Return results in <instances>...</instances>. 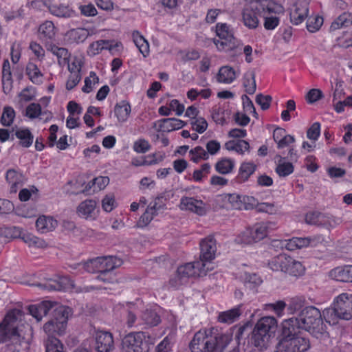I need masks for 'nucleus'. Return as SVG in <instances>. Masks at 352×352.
I'll return each instance as SVG.
<instances>
[{"mask_svg":"<svg viewBox=\"0 0 352 352\" xmlns=\"http://www.w3.org/2000/svg\"><path fill=\"white\" fill-rule=\"evenodd\" d=\"M22 315L21 310L12 309L0 323V342L10 341L9 347L12 352H25L28 349L27 340L19 331Z\"/></svg>","mask_w":352,"mask_h":352,"instance_id":"f257e3e1","label":"nucleus"},{"mask_svg":"<svg viewBox=\"0 0 352 352\" xmlns=\"http://www.w3.org/2000/svg\"><path fill=\"white\" fill-rule=\"evenodd\" d=\"M327 322L336 324L338 319L349 320L352 318V294L342 293L334 300L331 307L323 311Z\"/></svg>","mask_w":352,"mask_h":352,"instance_id":"f03ea898","label":"nucleus"},{"mask_svg":"<svg viewBox=\"0 0 352 352\" xmlns=\"http://www.w3.org/2000/svg\"><path fill=\"white\" fill-rule=\"evenodd\" d=\"M206 263L197 261L179 266L175 276L170 280V285L177 287L186 284L190 277L206 276L208 271L212 270V267L206 269Z\"/></svg>","mask_w":352,"mask_h":352,"instance_id":"7ed1b4c3","label":"nucleus"},{"mask_svg":"<svg viewBox=\"0 0 352 352\" xmlns=\"http://www.w3.org/2000/svg\"><path fill=\"white\" fill-rule=\"evenodd\" d=\"M297 317L302 329L316 336L324 331L325 325L322 318V314L320 310L315 307H306L300 311Z\"/></svg>","mask_w":352,"mask_h":352,"instance_id":"20e7f679","label":"nucleus"},{"mask_svg":"<svg viewBox=\"0 0 352 352\" xmlns=\"http://www.w3.org/2000/svg\"><path fill=\"white\" fill-rule=\"evenodd\" d=\"M153 344L146 340L144 332L130 333L122 342V352H148Z\"/></svg>","mask_w":352,"mask_h":352,"instance_id":"39448f33","label":"nucleus"},{"mask_svg":"<svg viewBox=\"0 0 352 352\" xmlns=\"http://www.w3.org/2000/svg\"><path fill=\"white\" fill-rule=\"evenodd\" d=\"M206 336L208 352H223L231 341L230 337L219 331L216 327L204 329Z\"/></svg>","mask_w":352,"mask_h":352,"instance_id":"423d86ee","label":"nucleus"},{"mask_svg":"<svg viewBox=\"0 0 352 352\" xmlns=\"http://www.w3.org/2000/svg\"><path fill=\"white\" fill-rule=\"evenodd\" d=\"M310 346L309 338L302 336L280 338L275 352H306Z\"/></svg>","mask_w":352,"mask_h":352,"instance_id":"0eeeda50","label":"nucleus"},{"mask_svg":"<svg viewBox=\"0 0 352 352\" xmlns=\"http://www.w3.org/2000/svg\"><path fill=\"white\" fill-rule=\"evenodd\" d=\"M216 33L219 39H214V43L219 50L228 52L237 47L236 40L226 23H217Z\"/></svg>","mask_w":352,"mask_h":352,"instance_id":"6e6552de","label":"nucleus"},{"mask_svg":"<svg viewBox=\"0 0 352 352\" xmlns=\"http://www.w3.org/2000/svg\"><path fill=\"white\" fill-rule=\"evenodd\" d=\"M201 252L199 261L206 263L207 267L214 268L211 261L215 258L217 252V243L213 236H208L203 239L200 243Z\"/></svg>","mask_w":352,"mask_h":352,"instance_id":"1a4fd4ad","label":"nucleus"},{"mask_svg":"<svg viewBox=\"0 0 352 352\" xmlns=\"http://www.w3.org/2000/svg\"><path fill=\"white\" fill-rule=\"evenodd\" d=\"M261 0H250V4L245 6L242 12L243 24L249 29H255L259 24L258 15L260 14V8L258 1Z\"/></svg>","mask_w":352,"mask_h":352,"instance_id":"9d476101","label":"nucleus"},{"mask_svg":"<svg viewBox=\"0 0 352 352\" xmlns=\"http://www.w3.org/2000/svg\"><path fill=\"white\" fill-rule=\"evenodd\" d=\"M309 1L308 0H297L290 10V21L294 25L302 23L309 14Z\"/></svg>","mask_w":352,"mask_h":352,"instance_id":"9b49d317","label":"nucleus"},{"mask_svg":"<svg viewBox=\"0 0 352 352\" xmlns=\"http://www.w3.org/2000/svg\"><path fill=\"white\" fill-rule=\"evenodd\" d=\"M275 224L272 222L260 223L255 225L251 230H248L245 235L248 237L245 243L258 242L267 236L270 230L274 229Z\"/></svg>","mask_w":352,"mask_h":352,"instance_id":"f8f14e48","label":"nucleus"},{"mask_svg":"<svg viewBox=\"0 0 352 352\" xmlns=\"http://www.w3.org/2000/svg\"><path fill=\"white\" fill-rule=\"evenodd\" d=\"M182 210H187L199 216L206 214V204L202 200L194 197H182L179 204Z\"/></svg>","mask_w":352,"mask_h":352,"instance_id":"ddd939ff","label":"nucleus"},{"mask_svg":"<svg viewBox=\"0 0 352 352\" xmlns=\"http://www.w3.org/2000/svg\"><path fill=\"white\" fill-rule=\"evenodd\" d=\"M78 215L85 219L94 220L98 217L97 202L94 199H86L77 207Z\"/></svg>","mask_w":352,"mask_h":352,"instance_id":"4468645a","label":"nucleus"},{"mask_svg":"<svg viewBox=\"0 0 352 352\" xmlns=\"http://www.w3.org/2000/svg\"><path fill=\"white\" fill-rule=\"evenodd\" d=\"M95 340V349L97 352H110L114 348L113 336L109 332L98 331Z\"/></svg>","mask_w":352,"mask_h":352,"instance_id":"2eb2a0df","label":"nucleus"},{"mask_svg":"<svg viewBox=\"0 0 352 352\" xmlns=\"http://www.w3.org/2000/svg\"><path fill=\"white\" fill-rule=\"evenodd\" d=\"M300 329H302V327L298 317H292L285 320L282 323L281 338H289L302 336Z\"/></svg>","mask_w":352,"mask_h":352,"instance_id":"dca6fc26","label":"nucleus"},{"mask_svg":"<svg viewBox=\"0 0 352 352\" xmlns=\"http://www.w3.org/2000/svg\"><path fill=\"white\" fill-rule=\"evenodd\" d=\"M270 336L268 333L264 332L263 329L258 326L256 322L252 336V342L259 350L266 349L270 342Z\"/></svg>","mask_w":352,"mask_h":352,"instance_id":"f3484780","label":"nucleus"},{"mask_svg":"<svg viewBox=\"0 0 352 352\" xmlns=\"http://www.w3.org/2000/svg\"><path fill=\"white\" fill-rule=\"evenodd\" d=\"M54 307V302L51 301H43L37 305H30L28 310L30 314L35 318L37 321H40Z\"/></svg>","mask_w":352,"mask_h":352,"instance_id":"a211bd4d","label":"nucleus"},{"mask_svg":"<svg viewBox=\"0 0 352 352\" xmlns=\"http://www.w3.org/2000/svg\"><path fill=\"white\" fill-rule=\"evenodd\" d=\"M69 284V280L66 277H63L58 280L50 279L45 283H34L32 285L40 287L42 289L54 291V290H63L67 288Z\"/></svg>","mask_w":352,"mask_h":352,"instance_id":"6ab92c4d","label":"nucleus"},{"mask_svg":"<svg viewBox=\"0 0 352 352\" xmlns=\"http://www.w3.org/2000/svg\"><path fill=\"white\" fill-rule=\"evenodd\" d=\"M89 34V31L87 29L79 28L67 31L65 34V38L70 44H78L83 43Z\"/></svg>","mask_w":352,"mask_h":352,"instance_id":"aec40b11","label":"nucleus"},{"mask_svg":"<svg viewBox=\"0 0 352 352\" xmlns=\"http://www.w3.org/2000/svg\"><path fill=\"white\" fill-rule=\"evenodd\" d=\"M45 47L57 57L58 63L60 67H64L68 63L70 54L67 49L58 47L53 43H46Z\"/></svg>","mask_w":352,"mask_h":352,"instance_id":"412c9836","label":"nucleus"},{"mask_svg":"<svg viewBox=\"0 0 352 352\" xmlns=\"http://www.w3.org/2000/svg\"><path fill=\"white\" fill-rule=\"evenodd\" d=\"M38 35L41 40L46 43H52V41L55 38L56 30L52 21H46L38 28Z\"/></svg>","mask_w":352,"mask_h":352,"instance_id":"4be33fe9","label":"nucleus"},{"mask_svg":"<svg viewBox=\"0 0 352 352\" xmlns=\"http://www.w3.org/2000/svg\"><path fill=\"white\" fill-rule=\"evenodd\" d=\"M57 226V221L51 217L41 216L36 221V227L41 233L52 232Z\"/></svg>","mask_w":352,"mask_h":352,"instance_id":"5701e85b","label":"nucleus"},{"mask_svg":"<svg viewBox=\"0 0 352 352\" xmlns=\"http://www.w3.org/2000/svg\"><path fill=\"white\" fill-rule=\"evenodd\" d=\"M54 306H56V307L54 309L52 320H56V322L60 324V328H66L71 309L67 307L57 306L55 303Z\"/></svg>","mask_w":352,"mask_h":352,"instance_id":"b1692460","label":"nucleus"},{"mask_svg":"<svg viewBox=\"0 0 352 352\" xmlns=\"http://www.w3.org/2000/svg\"><path fill=\"white\" fill-rule=\"evenodd\" d=\"M216 78L219 83L230 84L236 79L235 70L228 65L222 66L219 68Z\"/></svg>","mask_w":352,"mask_h":352,"instance_id":"393cba45","label":"nucleus"},{"mask_svg":"<svg viewBox=\"0 0 352 352\" xmlns=\"http://www.w3.org/2000/svg\"><path fill=\"white\" fill-rule=\"evenodd\" d=\"M51 14L63 18H72L76 16V12L68 6L63 4H51L48 6Z\"/></svg>","mask_w":352,"mask_h":352,"instance_id":"a878e982","label":"nucleus"},{"mask_svg":"<svg viewBox=\"0 0 352 352\" xmlns=\"http://www.w3.org/2000/svg\"><path fill=\"white\" fill-rule=\"evenodd\" d=\"M256 170V166L253 162H243L239 167V173L236 177L237 182L243 183L247 182Z\"/></svg>","mask_w":352,"mask_h":352,"instance_id":"bb28decb","label":"nucleus"},{"mask_svg":"<svg viewBox=\"0 0 352 352\" xmlns=\"http://www.w3.org/2000/svg\"><path fill=\"white\" fill-rule=\"evenodd\" d=\"M241 307V305H239L230 310L219 313L217 318L218 321L221 323H233L242 314Z\"/></svg>","mask_w":352,"mask_h":352,"instance_id":"cd10ccee","label":"nucleus"},{"mask_svg":"<svg viewBox=\"0 0 352 352\" xmlns=\"http://www.w3.org/2000/svg\"><path fill=\"white\" fill-rule=\"evenodd\" d=\"M160 129L164 132H170L182 129L185 126V122L177 118H164L160 120Z\"/></svg>","mask_w":352,"mask_h":352,"instance_id":"c85d7f7f","label":"nucleus"},{"mask_svg":"<svg viewBox=\"0 0 352 352\" xmlns=\"http://www.w3.org/2000/svg\"><path fill=\"white\" fill-rule=\"evenodd\" d=\"M305 271L306 268L301 262L289 257L285 273L292 276L300 277L305 274Z\"/></svg>","mask_w":352,"mask_h":352,"instance_id":"c756f323","label":"nucleus"},{"mask_svg":"<svg viewBox=\"0 0 352 352\" xmlns=\"http://www.w3.org/2000/svg\"><path fill=\"white\" fill-rule=\"evenodd\" d=\"M289 257L286 254H279L273 257L268 263L269 267L273 271H280L285 273Z\"/></svg>","mask_w":352,"mask_h":352,"instance_id":"7c9ffc66","label":"nucleus"},{"mask_svg":"<svg viewBox=\"0 0 352 352\" xmlns=\"http://www.w3.org/2000/svg\"><path fill=\"white\" fill-rule=\"evenodd\" d=\"M131 111L130 104L126 100L117 103L114 107V113L119 122L126 121Z\"/></svg>","mask_w":352,"mask_h":352,"instance_id":"2f4dec72","label":"nucleus"},{"mask_svg":"<svg viewBox=\"0 0 352 352\" xmlns=\"http://www.w3.org/2000/svg\"><path fill=\"white\" fill-rule=\"evenodd\" d=\"M74 269L84 270L89 273L102 272V267L100 257L90 259L87 262L74 265Z\"/></svg>","mask_w":352,"mask_h":352,"instance_id":"473e14b6","label":"nucleus"},{"mask_svg":"<svg viewBox=\"0 0 352 352\" xmlns=\"http://www.w3.org/2000/svg\"><path fill=\"white\" fill-rule=\"evenodd\" d=\"M224 146L228 151H233L240 155H243L245 151H249L250 148L249 143L243 140H230Z\"/></svg>","mask_w":352,"mask_h":352,"instance_id":"72a5a7b5","label":"nucleus"},{"mask_svg":"<svg viewBox=\"0 0 352 352\" xmlns=\"http://www.w3.org/2000/svg\"><path fill=\"white\" fill-rule=\"evenodd\" d=\"M22 232L21 228L19 227L0 228V243H6L10 239L20 238Z\"/></svg>","mask_w":352,"mask_h":352,"instance_id":"f704fd0d","label":"nucleus"},{"mask_svg":"<svg viewBox=\"0 0 352 352\" xmlns=\"http://www.w3.org/2000/svg\"><path fill=\"white\" fill-rule=\"evenodd\" d=\"M26 74L34 84L40 85L43 82V75L35 63L29 62L27 64Z\"/></svg>","mask_w":352,"mask_h":352,"instance_id":"c9c22d12","label":"nucleus"},{"mask_svg":"<svg viewBox=\"0 0 352 352\" xmlns=\"http://www.w3.org/2000/svg\"><path fill=\"white\" fill-rule=\"evenodd\" d=\"M102 272H109L122 264V261L116 256L100 257Z\"/></svg>","mask_w":352,"mask_h":352,"instance_id":"e433bc0d","label":"nucleus"},{"mask_svg":"<svg viewBox=\"0 0 352 352\" xmlns=\"http://www.w3.org/2000/svg\"><path fill=\"white\" fill-rule=\"evenodd\" d=\"M16 137L20 140L19 144L29 148L33 143L34 135L28 129H18L15 131Z\"/></svg>","mask_w":352,"mask_h":352,"instance_id":"4c0bfd02","label":"nucleus"},{"mask_svg":"<svg viewBox=\"0 0 352 352\" xmlns=\"http://www.w3.org/2000/svg\"><path fill=\"white\" fill-rule=\"evenodd\" d=\"M257 323L261 329H263L264 332L268 333L270 337L274 334L277 327V322L274 317H263Z\"/></svg>","mask_w":352,"mask_h":352,"instance_id":"58836bf2","label":"nucleus"},{"mask_svg":"<svg viewBox=\"0 0 352 352\" xmlns=\"http://www.w3.org/2000/svg\"><path fill=\"white\" fill-rule=\"evenodd\" d=\"M6 179L11 185V192H16L18 190V185L22 182V175L14 169H9L6 172Z\"/></svg>","mask_w":352,"mask_h":352,"instance_id":"ea45409f","label":"nucleus"},{"mask_svg":"<svg viewBox=\"0 0 352 352\" xmlns=\"http://www.w3.org/2000/svg\"><path fill=\"white\" fill-rule=\"evenodd\" d=\"M214 168L221 175L229 174L234 168V162L231 159L222 158L215 164Z\"/></svg>","mask_w":352,"mask_h":352,"instance_id":"a19ab883","label":"nucleus"},{"mask_svg":"<svg viewBox=\"0 0 352 352\" xmlns=\"http://www.w3.org/2000/svg\"><path fill=\"white\" fill-rule=\"evenodd\" d=\"M56 322V320L51 319L44 324L43 330L47 335V337H55V335L60 336L64 333L65 328H60V324Z\"/></svg>","mask_w":352,"mask_h":352,"instance_id":"79ce46f5","label":"nucleus"},{"mask_svg":"<svg viewBox=\"0 0 352 352\" xmlns=\"http://www.w3.org/2000/svg\"><path fill=\"white\" fill-rule=\"evenodd\" d=\"M352 24V14L349 12H344L340 14L331 25V29L336 30L343 27H348Z\"/></svg>","mask_w":352,"mask_h":352,"instance_id":"37998d69","label":"nucleus"},{"mask_svg":"<svg viewBox=\"0 0 352 352\" xmlns=\"http://www.w3.org/2000/svg\"><path fill=\"white\" fill-rule=\"evenodd\" d=\"M46 352H65L63 350V344L56 337H47L45 341Z\"/></svg>","mask_w":352,"mask_h":352,"instance_id":"c03bdc74","label":"nucleus"},{"mask_svg":"<svg viewBox=\"0 0 352 352\" xmlns=\"http://www.w3.org/2000/svg\"><path fill=\"white\" fill-rule=\"evenodd\" d=\"M133 36L136 47L139 49L144 57H146L149 54L148 43L138 32H134Z\"/></svg>","mask_w":352,"mask_h":352,"instance_id":"a18cd8bd","label":"nucleus"},{"mask_svg":"<svg viewBox=\"0 0 352 352\" xmlns=\"http://www.w3.org/2000/svg\"><path fill=\"white\" fill-rule=\"evenodd\" d=\"M243 85L245 87V91L248 94H254L256 89V85L255 80V72L254 71L248 72L245 74Z\"/></svg>","mask_w":352,"mask_h":352,"instance_id":"49530a36","label":"nucleus"},{"mask_svg":"<svg viewBox=\"0 0 352 352\" xmlns=\"http://www.w3.org/2000/svg\"><path fill=\"white\" fill-rule=\"evenodd\" d=\"M25 243L28 244L29 246H34L36 248H45L47 247V243L41 239L31 234H27L22 232L21 236L20 237Z\"/></svg>","mask_w":352,"mask_h":352,"instance_id":"de8ad7c7","label":"nucleus"},{"mask_svg":"<svg viewBox=\"0 0 352 352\" xmlns=\"http://www.w3.org/2000/svg\"><path fill=\"white\" fill-rule=\"evenodd\" d=\"M189 155L190 160L195 163H197L201 160H207L208 159V153H206V151L200 146L192 148L189 151Z\"/></svg>","mask_w":352,"mask_h":352,"instance_id":"09e8293b","label":"nucleus"},{"mask_svg":"<svg viewBox=\"0 0 352 352\" xmlns=\"http://www.w3.org/2000/svg\"><path fill=\"white\" fill-rule=\"evenodd\" d=\"M14 117V109L9 106L5 107L0 119L1 124L5 126H10L12 124Z\"/></svg>","mask_w":352,"mask_h":352,"instance_id":"8fccbe9b","label":"nucleus"},{"mask_svg":"<svg viewBox=\"0 0 352 352\" xmlns=\"http://www.w3.org/2000/svg\"><path fill=\"white\" fill-rule=\"evenodd\" d=\"M142 318L144 322L151 327L157 326L161 321L160 316L152 310H146Z\"/></svg>","mask_w":352,"mask_h":352,"instance_id":"3c124183","label":"nucleus"},{"mask_svg":"<svg viewBox=\"0 0 352 352\" xmlns=\"http://www.w3.org/2000/svg\"><path fill=\"white\" fill-rule=\"evenodd\" d=\"M324 215L320 212H308L305 216V221L308 224L322 226L324 224Z\"/></svg>","mask_w":352,"mask_h":352,"instance_id":"603ef678","label":"nucleus"},{"mask_svg":"<svg viewBox=\"0 0 352 352\" xmlns=\"http://www.w3.org/2000/svg\"><path fill=\"white\" fill-rule=\"evenodd\" d=\"M280 158V163L276 168V172L280 177H286L294 171V166L290 162H280L283 158L280 156H278Z\"/></svg>","mask_w":352,"mask_h":352,"instance_id":"864d4df0","label":"nucleus"},{"mask_svg":"<svg viewBox=\"0 0 352 352\" xmlns=\"http://www.w3.org/2000/svg\"><path fill=\"white\" fill-rule=\"evenodd\" d=\"M323 23V18L320 16H309L307 21V29L310 32L318 31Z\"/></svg>","mask_w":352,"mask_h":352,"instance_id":"5fc2aeb1","label":"nucleus"},{"mask_svg":"<svg viewBox=\"0 0 352 352\" xmlns=\"http://www.w3.org/2000/svg\"><path fill=\"white\" fill-rule=\"evenodd\" d=\"M99 82V78L94 72H91L89 76L85 79V85L82 88L84 93H90L93 90V85Z\"/></svg>","mask_w":352,"mask_h":352,"instance_id":"6e6d98bb","label":"nucleus"},{"mask_svg":"<svg viewBox=\"0 0 352 352\" xmlns=\"http://www.w3.org/2000/svg\"><path fill=\"white\" fill-rule=\"evenodd\" d=\"M156 214H157L154 212L153 209L148 206L146 211L142 214L138 222V226L142 228L146 226Z\"/></svg>","mask_w":352,"mask_h":352,"instance_id":"4d7b16f0","label":"nucleus"},{"mask_svg":"<svg viewBox=\"0 0 352 352\" xmlns=\"http://www.w3.org/2000/svg\"><path fill=\"white\" fill-rule=\"evenodd\" d=\"M210 165L208 163L204 164L201 166L200 169L194 170L192 179L195 182H201L203 178L210 173Z\"/></svg>","mask_w":352,"mask_h":352,"instance_id":"13d9d810","label":"nucleus"},{"mask_svg":"<svg viewBox=\"0 0 352 352\" xmlns=\"http://www.w3.org/2000/svg\"><path fill=\"white\" fill-rule=\"evenodd\" d=\"M330 275L334 279L340 282H349V278L347 277L346 267H336L332 270L330 272Z\"/></svg>","mask_w":352,"mask_h":352,"instance_id":"bf43d9fd","label":"nucleus"},{"mask_svg":"<svg viewBox=\"0 0 352 352\" xmlns=\"http://www.w3.org/2000/svg\"><path fill=\"white\" fill-rule=\"evenodd\" d=\"M42 113L41 107L38 103H31L26 108V116L30 119H35Z\"/></svg>","mask_w":352,"mask_h":352,"instance_id":"052dcab7","label":"nucleus"},{"mask_svg":"<svg viewBox=\"0 0 352 352\" xmlns=\"http://www.w3.org/2000/svg\"><path fill=\"white\" fill-rule=\"evenodd\" d=\"M191 125L193 130L199 133H202L207 129L208 122L205 118L199 117L191 122Z\"/></svg>","mask_w":352,"mask_h":352,"instance_id":"680f3d73","label":"nucleus"},{"mask_svg":"<svg viewBox=\"0 0 352 352\" xmlns=\"http://www.w3.org/2000/svg\"><path fill=\"white\" fill-rule=\"evenodd\" d=\"M151 148L148 142L144 139H139L133 144V148L138 153H145Z\"/></svg>","mask_w":352,"mask_h":352,"instance_id":"e2e57ef3","label":"nucleus"},{"mask_svg":"<svg viewBox=\"0 0 352 352\" xmlns=\"http://www.w3.org/2000/svg\"><path fill=\"white\" fill-rule=\"evenodd\" d=\"M320 134V124L314 122L307 131V137L314 141H316Z\"/></svg>","mask_w":352,"mask_h":352,"instance_id":"0e129e2a","label":"nucleus"},{"mask_svg":"<svg viewBox=\"0 0 352 352\" xmlns=\"http://www.w3.org/2000/svg\"><path fill=\"white\" fill-rule=\"evenodd\" d=\"M272 97L270 95H263L259 94L256 97V102L261 106L263 110H267L270 107Z\"/></svg>","mask_w":352,"mask_h":352,"instance_id":"69168bd1","label":"nucleus"},{"mask_svg":"<svg viewBox=\"0 0 352 352\" xmlns=\"http://www.w3.org/2000/svg\"><path fill=\"white\" fill-rule=\"evenodd\" d=\"M244 283L245 285H249L250 287H254L259 285L262 283V280L256 274H245Z\"/></svg>","mask_w":352,"mask_h":352,"instance_id":"338daca9","label":"nucleus"},{"mask_svg":"<svg viewBox=\"0 0 352 352\" xmlns=\"http://www.w3.org/2000/svg\"><path fill=\"white\" fill-rule=\"evenodd\" d=\"M115 206L116 201L113 195H107L102 200V208L107 212H111Z\"/></svg>","mask_w":352,"mask_h":352,"instance_id":"774afa93","label":"nucleus"}]
</instances>
